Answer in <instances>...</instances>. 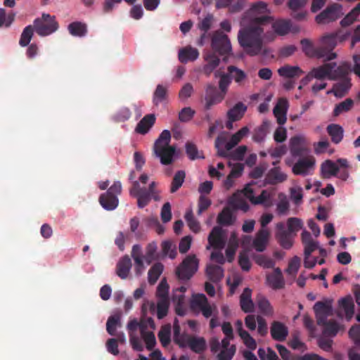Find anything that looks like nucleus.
<instances>
[{
  "label": "nucleus",
  "mask_w": 360,
  "mask_h": 360,
  "mask_svg": "<svg viewBox=\"0 0 360 360\" xmlns=\"http://www.w3.org/2000/svg\"><path fill=\"white\" fill-rule=\"evenodd\" d=\"M266 13H269L267 4L258 1L243 15V21L249 19L250 25L239 30L238 40L244 52L250 56H257L263 50L264 30L261 26L271 19Z\"/></svg>",
  "instance_id": "1"
},
{
  "label": "nucleus",
  "mask_w": 360,
  "mask_h": 360,
  "mask_svg": "<svg viewBox=\"0 0 360 360\" xmlns=\"http://www.w3.org/2000/svg\"><path fill=\"white\" fill-rule=\"evenodd\" d=\"M253 189L250 184H248L240 191L234 193L229 199L228 203L234 210H241L247 212L250 206L246 199H248L254 205H263L265 207L272 205L273 191L263 190L259 195L255 197Z\"/></svg>",
  "instance_id": "2"
},
{
  "label": "nucleus",
  "mask_w": 360,
  "mask_h": 360,
  "mask_svg": "<svg viewBox=\"0 0 360 360\" xmlns=\"http://www.w3.org/2000/svg\"><path fill=\"white\" fill-rule=\"evenodd\" d=\"M173 340L179 347H188L196 354L203 352L207 348L206 340L204 338L181 333V328L177 319H175L173 324Z\"/></svg>",
  "instance_id": "3"
},
{
  "label": "nucleus",
  "mask_w": 360,
  "mask_h": 360,
  "mask_svg": "<svg viewBox=\"0 0 360 360\" xmlns=\"http://www.w3.org/2000/svg\"><path fill=\"white\" fill-rule=\"evenodd\" d=\"M122 186L120 181H117L107 190L106 192L99 196V203L105 210L112 211L116 209L119 205L118 195L121 194Z\"/></svg>",
  "instance_id": "4"
},
{
  "label": "nucleus",
  "mask_w": 360,
  "mask_h": 360,
  "mask_svg": "<svg viewBox=\"0 0 360 360\" xmlns=\"http://www.w3.org/2000/svg\"><path fill=\"white\" fill-rule=\"evenodd\" d=\"M34 30L41 37H45L55 32L59 27L54 15L43 13L41 18H37L33 22Z\"/></svg>",
  "instance_id": "5"
},
{
  "label": "nucleus",
  "mask_w": 360,
  "mask_h": 360,
  "mask_svg": "<svg viewBox=\"0 0 360 360\" xmlns=\"http://www.w3.org/2000/svg\"><path fill=\"white\" fill-rule=\"evenodd\" d=\"M199 261L195 255L185 257L176 269V275L179 280L188 281L198 269Z\"/></svg>",
  "instance_id": "6"
},
{
  "label": "nucleus",
  "mask_w": 360,
  "mask_h": 360,
  "mask_svg": "<svg viewBox=\"0 0 360 360\" xmlns=\"http://www.w3.org/2000/svg\"><path fill=\"white\" fill-rule=\"evenodd\" d=\"M212 51L220 56H227L231 52V41L221 30L214 32L211 37Z\"/></svg>",
  "instance_id": "7"
},
{
  "label": "nucleus",
  "mask_w": 360,
  "mask_h": 360,
  "mask_svg": "<svg viewBox=\"0 0 360 360\" xmlns=\"http://www.w3.org/2000/svg\"><path fill=\"white\" fill-rule=\"evenodd\" d=\"M336 34H330L323 36L321 39V45L319 47V53L324 55L322 58L325 61H330L337 57V54L333 52L337 46Z\"/></svg>",
  "instance_id": "8"
},
{
  "label": "nucleus",
  "mask_w": 360,
  "mask_h": 360,
  "mask_svg": "<svg viewBox=\"0 0 360 360\" xmlns=\"http://www.w3.org/2000/svg\"><path fill=\"white\" fill-rule=\"evenodd\" d=\"M343 15L342 5L334 3L329 5L316 17V22L324 24L335 21Z\"/></svg>",
  "instance_id": "9"
},
{
  "label": "nucleus",
  "mask_w": 360,
  "mask_h": 360,
  "mask_svg": "<svg viewBox=\"0 0 360 360\" xmlns=\"http://www.w3.org/2000/svg\"><path fill=\"white\" fill-rule=\"evenodd\" d=\"M225 98V96L217 87L208 84L205 88V109L210 110L213 105L220 103Z\"/></svg>",
  "instance_id": "10"
},
{
  "label": "nucleus",
  "mask_w": 360,
  "mask_h": 360,
  "mask_svg": "<svg viewBox=\"0 0 360 360\" xmlns=\"http://www.w3.org/2000/svg\"><path fill=\"white\" fill-rule=\"evenodd\" d=\"M176 148L174 146L153 147V153L159 158L162 165H168L173 162Z\"/></svg>",
  "instance_id": "11"
},
{
  "label": "nucleus",
  "mask_w": 360,
  "mask_h": 360,
  "mask_svg": "<svg viewBox=\"0 0 360 360\" xmlns=\"http://www.w3.org/2000/svg\"><path fill=\"white\" fill-rule=\"evenodd\" d=\"M203 58L205 63L202 67V72L207 77H209L219 65L220 59L216 53L212 51H205Z\"/></svg>",
  "instance_id": "12"
},
{
  "label": "nucleus",
  "mask_w": 360,
  "mask_h": 360,
  "mask_svg": "<svg viewBox=\"0 0 360 360\" xmlns=\"http://www.w3.org/2000/svg\"><path fill=\"white\" fill-rule=\"evenodd\" d=\"M314 165L315 159L312 156L300 158L293 165L292 172L296 175L306 176L311 169H314Z\"/></svg>",
  "instance_id": "13"
},
{
  "label": "nucleus",
  "mask_w": 360,
  "mask_h": 360,
  "mask_svg": "<svg viewBox=\"0 0 360 360\" xmlns=\"http://www.w3.org/2000/svg\"><path fill=\"white\" fill-rule=\"evenodd\" d=\"M276 238L280 245L284 249H290L292 246V233L285 230L283 222L276 224Z\"/></svg>",
  "instance_id": "14"
},
{
  "label": "nucleus",
  "mask_w": 360,
  "mask_h": 360,
  "mask_svg": "<svg viewBox=\"0 0 360 360\" xmlns=\"http://www.w3.org/2000/svg\"><path fill=\"white\" fill-rule=\"evenodd\" d=\"M270 334L274 340L283 342L288 335V328L282 322L274 321L270 326Z\"/></svg>",
  "instance_id": "15"
},
{
  "label": "nucleus",
  "mask_w": 360,
  "mask_h": 360,
  "mask_svg": "<svg viewBox=\"0 0 360 360\" xmlns=\"http://www.w3.org/2000/svg\"><path fill=\"white\" fill-rule=\"evenodd\" d=\"M209 244L216 250H221L226 245V240L223 236V230L219 226H214L208 236Z\"/></svg>",
  "instance_id": "16"
},
{
  "label": "nucleus",
  "mask_w": 360,
  "mask_h": 360,
  "mask_svg": "<svg viewBox=\"0 0 360 360\" xmlns=\"http://www.w3.org/2000/svg\"><path fill=\"white\" fill-rule=\"evenodd\" d=\"M192 306L198 308L205 318H209L212 315V308L209 304L207 299L204 294H198L194 296Z\"/></svg>",
  "instance_id": "17"
},
{
  "label": "nucleus",
  "mask_w": 360,
  "mask_h": 360,
  "mask_svg": "<svg viewBox=\"0 0 360 360\" xmlns=\"http://www.w3.org/2000/svg\"><path fill=\"white\" fill-rule=\"evenodd\" d=\"M270 233L266 229H261L256 234L252 242L254 248L257 252H263L265 250L269 242Z\"/></svg>",
  "instance_id": "18"
},
{
  "label": "nucleus",
  "mask_w": 360,
  "mask_h": 360,
  "mask_svg": "<svg viewBox=\"0 0 360 360\" xmlns=\"http://www.w3.org/2000/svg\"><path fill=\"white\" fill-rule=\"evenodd\" d=\"M288 107V102L286 98H281L274 108V114L277 119V122L284 124L287 120L286 114Z\"/></svg>",
  "instance_id": "19"
},
{
  "label": "nucleus",
  "mask_w": 360,
  "mask_h": 360,
  "mask_svg": "<svg viewBox=\"0 0 360 360\" xmlns=\"http://www.w3.org/2000/svg\"><path fill=\"white\" fill-rule=\"evenodd\" d=\"M266 281L268 284L274 290L282 289L285 286V281L280 268H275L274 272L267 275Z\"/></svg>",
  "instance_id": "20"
},
{
  "label": "nucleus",
  "mask_w": 360,
  "mask_h": 360,
  "mask_svg": "<svg viewBox=\"0 0 360 360\" xmlns=\"http://www.w3.org/2000/svg\"><path fill=\"white\" fill-rule=\"evenodd\" d=\"M131 261L128 255L122 257L117 264L116 274L121 279H127L131 268Z\"/></svg>",
  "instance_id": "21"
},
{
  "label": "nucleus",
  "mask_w": 360,
  "mask_h": 360,
  "mask_svg": "<svg viewBox=\"0 0 360 360\" xmlns=\"http://www.w3.org/2000/svg\"><path fill=\"white\" fill-rule=\"evenodd\" d=\"M304 139L301 136H293L290 140V150L293 157H301L306 153Z\"/></svg>",
  "instance_id": "22"
},
{
  "label": "nucleus",
  "mask_w": 360,
  "mask_h": 360,
  "mask_svg": "<svg viewBox=\"0 0 360 360\" xmlns=\"http://www.w3.org/2000/svg\"><path fill=\"white\" fill-rule=\"evenodd\" d=\"M335 66L336 63H328L318 68H313L311 72L315 79L322 80L328 77L330 79L331 72Z\"/></svg>",
  "instance_id": "23"
},
{
  "label": "nucleus",
  "mask_w": 360,
  "mask_h": 360,
  "mask_svg": "<svg viewBox=\"0 0 360 360\" xmlns=\"http://www.w3.org/2000/svg\"><path fill=\"white\" fill-rule=\"evenodd\" d=\"M155 116L153 114H148L144 116L137 124L135 131L140 134H146L155 122Z\"/></svg>",
  "instance_id": "24"
},
{
  "label": "nucleus",
  "mask_w": 360,
  "mask_h": 360,
  "mask_svg": "<svg viewBox=\"0 0 360 360\" xmlns=\"http://www.w3.org/2000/svg\"><path fill=\"white\" fill-rule=\"evenodd\" d=\"M199 56V51L197 49L190 46H186L179 51V60L182 63H186L188 61H194Z\"/></svg>",
  "instance_id": "25"
},
{
  "label": "nucleus",
  "mask_w": 360,
  "mask_h": 360,
  "mask_svg": "<svg viewBox=\"0 0 360 360\" xmlns=\"http://www.w3.org/2000/svg\"><path fill=\"white\" fill-rule=\"evenodd\" d=\"M286 179L287 175L281 172L279 167L271 169L266 175V181L271 185L282 183Z\"/></svg>",
  "instance_id": "26"
},
{
  "label": "nucleus",
  "mask_w": 360,
  "mask_h": 360,
  "mask_svg": "<svg viewBox=\"0 0 360 360\" xmlns=\"http://www.w3.org/2000/svg\"><path fill=\"white\" fill-rule=\"evenodd\" d=\"M246 111L247 106L242 102H238L228 111L227 117L230 121L236 122L240 120Z\"/></svg>",
  "instance_id": "27"
},
{
  "label": "nucleus",
  "mask_w": 360,
  "mask_h": 360,
  "mask_svg": "<svg viewBox=\"0 0 360 360\" xmlns=\"http://www.w3.org/2000/svg\"><path fill=\"white\" fill-rule=\"evenodd\" d=\"M236 219V218L233 215L231 209L226 207L218 214L217 221L221 226H229L235 223Z\"/></svg>",
  "instance_id": "28"
},
{
  "label": "nucleus",
  "mask_w": 360,
  "mask_h": 360,
  "mask_svg": "<svg viewBox=\"0 0 360 360\" xmlns=\"http://www.w3.org/2000/svg\"><path fill=\"white\" fill-rule=\"evenodd\" d=\"M321 171L324 179L337 176L339 172L338 165L330 160H327L321 164Z\"/></svg>",
  "instance_id": "29"
},
{
  "label": "nucleus",
  "mask_w": 360,
  "mask_h": 360,
  "mask_svg": "<svg viewBox=\"0 0 360 360\" xmlns=\"http://www.w3.org/2000/svg\"><path fill=\"white\" fill-rule=\"evenodd\" d=\"M339 307L342 309L345 314L347 321H350L354 313V304L351 296H347L340 299L338 302Z\"/></svg>",
  "instance_id": "30"
},
{
  "label": "nucleus",
  "mask_w": 360,
  "mask_h": 360,
  "mask_svg": "<svg viewBox=\"0 0 360 360\" xmlns=\"http://www.w3.org/2000/svg\"><path fill=\"white\" fill-rule=\"evenodd\" d=\"M300 43L302 44L303 52L307 56L317 58H322L324 56V55L319 53V47H315L310 40L303 39L301 40Z\"/></svg>",
  "instance_id": "31"
},
{
  "label": "nucleus",
  "mask_w": 360,
  "mask_h": 360,
  "mask_svg": "<svg viewBox=\"0 0 360 360\" xmlns=\"http://www.w3.org/2000/svg\"><path fill=\"white\" fill-rule=\"evenodd\" d=\"M206 274L212 282L218 283L224 277V269L220 266L209 264L206 268Z\"/></svg>",
  "instance_id": "32"
},
{
  "label": "nucleus",
  "mask_w": 360,
  "mask_h": 360,
  "mask_svg": "<svg viewBox=\"0 0 360 360\" xmlns=\"http://www.w3.org/2000/svg\"><path fill=\"white\" fill-rule=\"evenodd\" d=\"M216 78L219 77V88L220 91L226 96L229 85L231 83V77L229 73H225L220 70H216L214 72Z\"/></svg>",
  "instance_id": "33"
},
{
  "label": "nucleus",
  "mask_w": 360,
  "mask_h": 360,
  "mask_svg": "<svg viewBox=\"0 0 360 360\" xmlns=\"http://www.w3.org/2000/svg\"><path fill=\"white\" fill-rule=\"evenodd\" d=\"M278 73L281 77L290 79L295 77H299L303 74V71L298 66H291L286 65L281 67L278 70Z\"/></svg>",
  "instance_id": "34"
},
{
  "label": "nucleus",
  "mask_w": 360,
  "mask_h": 360,
  "mask_svg": "<svg viewBox=\"0 0 360 360\" xmlns=\"http://www.w3.org/2000/svg\"><path fill=\"white\" fill-rule=\"evenodd\" d=\"M291 27V22L290 20L279 19L272 23V28L274 32L280 36L287 34Z\"/></svg>",
  "instance_id": "35"
},
{
  "label": "nucleus",
  "mask_w": 360,
  "mask_h": 360,
  "mask_svg": "<svg viewBox=\"0 0 360 360\" xmlns=\"http://www.w3.org/2000/svg\"><path fill=\"white\" fill-rule=\"evenodd\" d=\"M327 132L330 136L332 142L335 144L339 143L343 139L344 130L339 124H329L327 127Z\"/></svg>",
  "instance_id": "36"
},
{
  "label": "nucleus",
  "mask_w": 360,
  "mask_h": 360,
  "mask_svg": "<svg viewBox=\"0 0 360 360\" xmlns=\"http://www.w3.org/2000/svg\"><path fill=\"white\" fill-rule=\"evenodd\" d=\"M352 84L350 79L345 78L340 82L334 84L333 88V92L337 97L342 98L347 93L349 89L351 88Z\"/></svg>",
  "instance_id": "37"
},
{
  "label": "nucleus",
  "mask_w": 360,
  "mask_h": 360,
  "mask_svg": "<svg viewBox=\"0 0 360 360\" xmlns=\"http://www.w3.org/2000/svg\"><path fill=\"white\" fill-rule=\"evenodd\" d=\"M238 248V240L236 233L233 232L231 234L228 246L226 250V255L227 261L231 262L233 260L236 250Z\"/></svg>",
  "instance_id": "38"
},
{
  "label": "nucleus",
  "mask_w": 360,
  "mask_h": 360,
  "mask_svg": "<svg viewBox=\"0 0 360 360\" xmlns=\"http://www.w3.org/2000/svg\"><path fill=\"white\" fill-rule=\"evenodd\" d=\"M141 335L148 350H152L156 344L155 336L152 331L147 330V326H141Z\"/></svg>",
  "instance_id": "39"
},
{
  "label": "nucleus",
  "mask_w": 360,
  "mask_h": 360,
  "mask_svg": "<svg viewBox=\"0 0 360 360\" xmlns=\"http://www.w3.org/2000/svg\"><path fill=\"white\" fill-rule=\"evenodd\" d=\"M68 30L70 34L79 37L85 36L87 32V27L86 24L78 21L69 24Z\"/></svg>",
  "instance_id": "40"
},
{
  "label": "nucleus",
  "mask_w": 360,
  "mask_h": 360,
  "mask_svg": "<svg viewBox=\"0 0 360 360\" xmlns=\"http://www.w3.org/2000/svg\"><path fill=\"white\" fill-rule=\"evenodd\" d=\"M227 70L231 79L233 78L238 85L243 84L244 81L247 78V75L243 70L233 65H229L227 68Z\"/></svg>",
  "instance_id": "41"
},
{
  "label": "nucleus",
  "mask_w": 360,
  "mask_h": 360,
  "mask_svg": "<svg viewBox=\"0 0 360 360\" xmlns=\"http://www.w3.org/2000/svg\"><path fill=\"white\" fill-rule=\"evenodd\" d=\"M164 266L160 262L154 264L148 271V283L151 285L155 284L162 274Z\"/></svg>",
  "instance_id": "42"
},
{
  "label": "nucleus",
  "mask_w": 360,
  "mask_h": 360,
  "mask_svg": "<svg viewBox=\"0 0 360 360\" xmlns=\"http://www.w3.org/2000/svg\"><path fill=\"white\" fill-rule=\"evenodd\" d=\"M121 326V316L115 314L110 316L106 323V330L110 335H115L117 327Z\"/></svg>",
  "instance_id": "43"
},
{
  "label": "nucleus",
  "mask_w": 360,
  "mask_h": 360,
  "mask_svg": "<svg viewBox=\"0 0 360 360\" xmlns=\"http://www.w3.org/2000/svg\"><path fill=\"white\" fill-rule=\"evenodd\" d=\"M158 336L162 347H167L171 342V326L169 324L163 326Z\"/></svg>",
  "instance_id": "44"
},
{
  "label": "nucleus",
  "mask_w": 360,
  "mask_h": 360,
  "mask_svg": "<svg viewBox=\"0 0 360 360\" xmlns=\"http://www.w3.org/2000/svg\"><path fill=\"white\" fill-rule=\"evenodd\" d=\"M34 27L33 25L26 26L20 35L19 44L22 47L27 46L30 44L34 34Z\"/></svg>",
  "instance_id": "45"
},
{
  "label": "nucleus",
  "mask_w": 360,
  "mask_h": 360,
  "mask_svg": "<svg viewBox=\"0 0 360 360\" xmlns=\"http://www.w3.org/2000/svg\"><path fill=\"white\" fill-rule=\"evenodd\" d=\"M360 15V2L340 21L342 27H347L356 20Z\"/></svg>",
  "instance_id": "46"
},
{
  "label": "nucleus",
  "mask_w": 360,
  "mask_h": 360,
  "mask_svg": "<svg viewBox=\"0 0 360 360\" xmlns=\"http://www.w3.org/2000/svg\"><path fill=\"white\" fill-rule=\"evenodd\" d=\"M186 177V173L183 170L176 172L172 181L170 192L174 193L176 192L183 185Z\"/></svg>",
  "instance_id": "47"
},
{
  "label": "nucleus",
  "mask_w": 360,
  "mask_h": 360,
  "mask_svg": "<svg viewBox=\"0 0 360 360\" xmlns=\"http://www.w3.org/2000/svg\"><path fill=\"white\" fill-rule=\"evenodd\" d=\"M354 101L352 98H347L344 101L335 105L333 114L334 116H339L342 112H348L352 109Z\"/></svg>",
  "instance_id": "48"
},
{
  "label": "nucleus",
  "mask_w": 360,
  "mask_h": 360,
  "mask_svg": "<svg viewBox=\"0 0 360 360\" xmlns=\"http://www.w3.org/2000/svg\"><path fill=\"white\" fill-rule=\"evenodd\" d=\"M257 305L260 312L265 316H271L274 313L272 307L269 300L264 297H259Z\"/></svg>",
  "instance_id": "49"
},
{
  "label": "nucleus",
  "mask_w": 360,
  "mask_h": 360,
  "mask_svg": "<svg viewBox=\"0 0 360 360\" xmlns=\"http://www.w3.org/2000/svg\"><path fill=\"white\" fill-rule=\"evenodd\" d=\"M137 199V206L139 208H143L150 202V193L147 191V188L143 187L142 191L134 196Z\"/></svg>",
  "instance_id": "50"
},
{
  "label": "nucleus",
  "mask_w": 360,
  "mask_h": 360,
  "mask_svg": "<svg viewBox=\"0 0 360 360\" xmlns=\"http://www.w3.org/2000/svg\"><path fill=\"white\" fill-rule=\"evenodd\" d=\"M167 88L161 84H158L153 93V102L155 105H158L164 101L167 97Z\"/></svg>",
  "instance_id": "51"
},
{
  "label": "nucleus",
  "mask_w": 360,
  "mask_h": 360,
  "mask_svg": "<svg viewBox=\"0 0 360 360\" xmlns=\"http://www.w3.org/2000/svg\"><path fill=\"white\" fill-rule=\"evenodd\" d=\"M314 311L315 314H331L332 301L326 300L325 302H317L314 306Z\"/></svg>",
  "instance_id": "52"
},
{
  "label": "nucleus",
  "mask_w": 360,
  "mask_h": 360,
  "mask_svg": "<svg viewBox=\"0 0 360 360\" xmlns=\"http://www.w3.org/2000/svg\"><path fill=\"white\" fill-rule=\"evenodd\" d=\"M161 246L163 255H168L171 259H174L176 257V247L172 241H163Z\"/></svg>",
  "instance_id": "53"
},
{
  "label": "nucleus",
  "mask_w": 360,
  "mask_h": 360,
  "mask_svg": "<svg viewBox=\"0 0 360 360\" xmlns=\"http://www.w3.org/2000/svg\"><path fill=\"white\" fill-rule=\"evenodd\" d=\"M169 305V299H158L157 304V316L159 319H162L167 316Z\"/></svg>",
  "instance_id": "54"
},
{
  "label": "nucleus",
  "mask_w": 360,
  "mask_h": 360,
  "mask_svg": "<svg viewBox=\"0 0 360 360\" xmlns=\"http://www.w3.org/2000/svg\"><path fill=\"white\" fill-rule=\"evenodd\" d=\"M288 231L290 233H296L302 229L303 221L297 217H290L287 220Z\"/></svg>",
  "instance_id": "55"
},
{
  "label": "nucleus",
  "mask_w": 360,
  "mask_h": 360,
  "mask_svg": "<svg viewBox=\"0 0 360 360\" xmlns=\"http://www.w3.org/2000/svg\"><path fill=\"white\" fill-rule=\"evenodd\" d=\"M323 327V334L330 337L335 336L341 328L340 325L335 321H328Z\"/></svg>",
  "instance_id": "56"
},
{
  "label": "nucleus",
  "mask_w": 360,
  "mask_h": 360,
  "mask_svg": "<svg viewBox=\"0 0 360 360\" xmlns=\"http://www.w3.org/2000/svg\"><path fill=\"white\" fill-rule=\"evenodd\" d=\"M254 259L258 265L266 269L274 268L275 265L274 259L263 255L255 256Z\"/></svg>",
  "instance_id": "57"
},
{
  "label": "nucleus",
  "mask_w": 360,
  "mask_h": 360,
  "mask_svg": "<svg viewBox=\"0 0 360 360\" xmlns=\"http://www.w3.org/2000/svg\"><path fill=\"white\" fill-rule=\"evenodd\" d=\"M171 134L169 130H163L155 141L153 147L169 146Z\"/></svg>",
  "instance_id": "58"
},
{
  "label": "nucleus",
  "mask_w": 360,
  "mask_h": 360,
  "mask_svg": "<svg viewBox=\"0 0 360 360\" xmlns=\"http://www.w3.org/2000/svg\"><path fill=\"white\" fill-rule=\"evenodd\" d=\"M185 219L188 224V226L193 232L197 233L200 229L199 222L194 218L193 212L191 210L187 211L185 214Z\"/></svg>",
  "instance_id": "59"
},
{
  "label": "nucleus",
  "mask_w": 360,
  "mask_h": 360,
  "mask_svg": "<svg viewBox=\"0 0 360 360\" xmlns=\"http://www.w3.org/2000/svg\"><path fill=\"white\" fill-rule=\"evenodd\" d=\"M348 74V68L346 65H339L334 68L330 74V79L335 80L339 78H347L346 76Z\"/></svg>",
  "instance_id": "60"
},
{
  "label": "nucleus",
  "mask_w": 360,
  "mask_h": 360,
  "mask_svg": "<svg viewBox=\"0 0 360 360\" xmlns=\"http://www.w3.org/2000/svg\"><path fill=\"white\" fill-rule=\"evenodd\" d=\"M185 148H186V153L188 157L189 158V159L194 160L195 159H199V158L204 159L205 158L204 156L199 155V151L198 150V148L194 143H193L191 142H187L186 143Z\"/></svg>",
  "instance_id": "61"
},
{
  "label": "nucleus",
  "mask_w": 360,
  "mask_h": 360,
  "mask_svg": "<svg viewBox=\"0 0 360 360\" xmlns=\"http://www.w3.org/2000/svg\"><path fill=\"white\" fill-rule=\"evenodd\" d=\"M131 115V110L127 107L120 108L114 115L113 120L117 122H125L128 120Z\"/></svg>",
  "instance_id": "62"
},
{
  "label": "nucleus",
  "mask_w": 360,
  "mask_h": 360,
  "mask_svg": "<svg viewBox=\"0 0 360 360\" xmlns=\"http://www.w3.org/2000/svg\"><path fill=\"white\" fill-rule=\"evenodd\" d=\"M269 127V124L264 122L257 129H255L253 134V140L257 142H261L264 140Z\"/></svg>",
  "instance_id": "63"
},
{
  "label": "nucleus",
  "mask_w": 360,
  "mask_h": 360,
  "mask_svg": "<svg viewBox=\"0 0 360 360\" xmlns=\"http://www.w3.org/2000/svg\"><path fill=\"white\" fill-rule=\"evenodd\" d=\"M236 351L235 345H232L229 349H222L217 355L218 360H231Z\"/></svg>",
  "instance_id": "64"
}]
</instances>
